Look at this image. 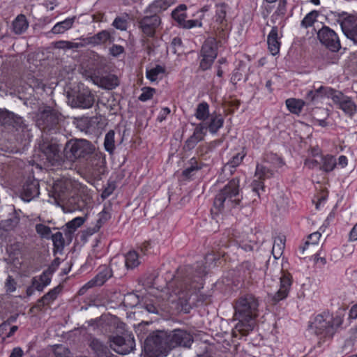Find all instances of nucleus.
I'll use <instances>...</instances> for the list:
<instances>
[{"label": "nucleus", "instance_id": "f257e3e1", "mask_svg": "<svg viewBox=\"0 0 357 357\" xmlns=\"http://www.w3.org/2000/svg\"><path fill=\"white\" fill-rule=\"evenodd\" d=\"M39 149L43 160H45L44 165L49 168L52 178V185L47 190L49 196L57 202L68 199L66 205L71 211H88L91 197L84 187L70 195L73 185L67 170L71 169L73 163L78 162L84 165L93 176L100 177L105 171V160L102 153L96 151L91 142L82 139L68 140L63 148V158L56 139L49 140L45 137L39 144Z\"/></svg>", "mask_w": 357, "mask_h": 357}, {"label": "nucleus", "instance_id": "f03ea898", "mask_svg": "<svg viewBox=\"0 0 357 357\" xmlns=\"http://www.w3.org/2000/svg\"><path fill=\"white\" fill-rule=\"evenodd\" d=\"M204 274L205 268L199 264L180 267L169 284L168 288L174 294L166 293L161 296L174 304L178 310L188 313L192 305L202 303L208 298L206 295L200 293L203 288L202 278Z\"/></svg>", "mask_w": 357, "mask_h": 357}, {"label": "nucleus", "instance_id": "7ed1b4c3", "mask_svg": "<svg viewBox=\"0 0 357 357\" xmlns=\"http://www.w3.org/2000/svg\"><path fill=\"white\" fill-rule=\"evenodd\" d=\"M258 299L252 294H245L239 297L234 303V317L238 321L235 330L232 331L233 336H236V331L243 335H247L253 330L255 319L258 316Z\"/></svg>", "mask_w": 357, "mask_h": 357}, {"label": "nucleus", "instance_id": "20e7f679", "mask_svg": "<svg viewBox=\"0 0 357 357\" xmlns=\"http://www.w3.org/2000/svg\"><path fill=\"white\" fill-rule=\"evenodd\" d=\"M243 196L240 190V179H231L216 195L213 206L220 212L225 207L233 208L240 204Z\"/></svg>", "mask_w": 357, "mask_h": 357}, {"label": "nucleus", "instance_id": "39448f33", "mask_svg": "<svg viewBox=\"0 0 357 357\" xmlns=\"http://www.w3.org/2000/svg\"><path fill=\"white\" fill-rule=\"evenodd\" d=\"M169 351L168 333L166 331H153L144 341L143 348L144 357L165 356Z\"/></svg>", "mask_w": 357, "mask_h": 357}, {"label": "nucleus", "instance_id": "423d86ee", "mask_svg": "<svg viewBox=\"0 0 357 357\" xmlns=\"http://www.w3.org/2000/svg\"><path fill=\"white\" fill-rule=\"evenodd\" d=\"M161 4L160 1H154L146 9V15L139 21V27L145 37L155 36L156 29L160 24V17L158 14L162 10Z\"/></svg>", "mask_w": 357, "mask_h": 357}, {"label": "nucleus", "instance_id": "0eeeda50", "mask_svg": "<svg viewBox=\"0 0 357 357\" xmlns=\"http://www.w3.org/2000/svg\"><path fill=\"white\" fill-rule=\"evenodd\" d=\"M61 121V114L51 109H45L40 111L36 116V126L43 132V139L47 137V135L56 133L60 130L59 122ZM43 141V139H42ZM43 142H41L42 143Z\"/></svg>", "mask_w": 357, "mask_h": 357}, {"label": "nucleus", "instance_id": "6e6552de", "mask_svg": "<svg viewBox=\"0 0 357 357\" xmlns=\"http://www.w3.org/2000/svg\"><path fill=\"white\" fill-rule=\"evenodd\" d=\"M328 19L335 20L340 25L344 34L357 43V16L344 11H330Z\"/></svg>", "mask_w": 357, "mask_h": 357}, {"label": "nucleus", "instance_id": "1a4fd4ad", "mask_svg": "<svg viewBox=\"0 0 357 357\" xmlns=\"http://www.w3.org/2000/svg\"><path fill=\"white\" fill-rule=\"evenodd\" d=\"M342 324V319L337 316L334 318L328 314H319L311 324L317 335L326 337H331L335 333L336 328Z\"/></svg>", "mask_w": 357, "mask_h": 357}, {"label": "nucleus", "instance_id": "9d476101", "mask_svg": "<svg viewBox=\"0 0 357 357\" xmlns=\"http://www.w3.org/2000/svg\"><path fill=\"white\" fill-rule=\"evenodd\" d=\"M76 126L86 134L97 135L104 128L105 123L100 116H82L76 120Z\"/></svg>", "mask_w": 357, "mask_h": 357}, {"label": "nucleus", "instance_id": "9b49d317", "mask_svg": "<svg viewBox=\"0 0 357 357\" xmlns=\"http://www.w3.org/2000/svg\"><path fill=\"white\" fill-rule=\"evenodd\" d=\"M174 280V278L169 281L167 284V287L163 289V287L160 285V282H162V279L161 278H159L158 274L153 273L148 275L143 282V285L150 289L149 296H155L156 298H161L162 300H165V298H162L161 296V294L165 295L166 293H172V291L169 289V284ZM167 301L169 302V300L166 299Z\"/></svg>", "mask_w": 357, "mask_h": 357}, {"label": "nucleus", "instance_id": "f8f14e48", "mask_svg": "<svg viewBox=\"0 0 357 357\" xmlns=\"http://www.w3.org/2000/svg\"><path fill=\"white\" fill-rule=\"evenodd\" d=\"M317 37L324 46L331 52H337L341 47L340 38L335 31L327 26H323L317 33Z\"/></svg>", "mask_w": 357, "mask_h": 357}, {"label": "nucleus", "instance_id": "ddd939ff", "mask_svg": "<svg viewBox=\"0 0 357 357\" xmlns=\"http://www.w3.org/2000/svg\"><path fill=\"white\" fill-rule=\"evenodd\" d=\"M111 347L116 353L126 355L135 347V340L130 335L125 336H114L110 338Z\"/></svg>", "mask_w": 357, "mask_h": 357}, {"label": "nucleus", "instance_id": "4468645a", "mask_svg": "<svg viewBox=\"0 0 357 357\" xmlns=\"http://www.w3.org/2000/svg\"><path fill=\"white\" fill-rule=\"evenodd\" d=\"M170 350L176 347L189 348L193 342L192 336L184 330L176 329L168 333Z\"/></svg>", "mask_w": 357, "mask_h": 357}, {"label": "nucleus", "instance_id": "2eb2a0df", "mask_svg": "<svg viewBox=\"0 0 357 357\" xmlns=\"http://www.w3.org/2000/svg\"><path fill=\"white\" fill-rule=\"evenodd\" d=\"M333 100L335 104L338 105V108L349 117H352L356 114L357 110L356 104L351 98L344 96L342 92L337 91L335 97H333Z\"/></svg>", "mask_w": 357, "mask_h": 357}, {"label": "nucleus", "instance_id": "dca6fc26", "mask_svg": "<svg viewBox=\"0 0 357 357\" xmlns=\"http://www.w3.org/2000/svg\"><path fill=\"white\" fill-rule=\"evenodd\" d=\"M39 182L34 178L29 177L24 183L21 191L20 197L25 202H30L37 197L39 192Z\"/></svg>", "mask_w": 357, "mask_h": 357}, {"label": "nucleus", "instance_id": "f3484780", "mask_svg": "<svg viewBox=\"0 0 357 357\" xmlns=\"http://www.w3.org/2000/svg\"><path fill=\"white\" fill-rule=\"evenodd\" d=\"M73 102L77 107L89 109L93 105L95 98L89 89L86 88L77 93L73 100Z\"/></svg>", "mask_w": 357, "mask_h": 357}, {"label": "nucleus", "instance_id": "a211bd4d", "mask_svg": "<svg viewBox=\"0 0 357 357\" xmlns=\"http://www.w3.org/2000/svg\"><path fill=\"white\" fill-rule=\"evenodd\" d=\"M23 119L22 117L9 112L6 109L0 108V127L12 126L13 128H22Z\"/></svg>", "mask_w": 357, "mask_h": 357}, {"label": "nucleus", "instance_id": "6ab92c4d", "mask_svg": "<svg viewBox=\"0 0 357 357\" xmlns=\"http://www.w3.org/2000/svg\"><path fill=\"white\" fill-rule=\"evenodd\" d=\"M206 135L204 123H199L195 127L194 132L185 142L184 149L187 151L192 150L197 144L204 140Z\"/></svg>", "mask_w": 357, "mask_h": 357}, {"label": "nucleus", "instance_id": "aec40b11", "mask_svg": "<svg viewBox=\"0 0 357 357\" xmlns=\"http://www.w3.org/2000/svg\"><path fill=\"white\" fill-rule=\"evenodd\" d=\"M336 92L337 91L331 87L321 86L318 89L309 91L306 94V98L311 102H315L324 97L333 100V97H335Z\"/></svg>", "mask_w": 357, "mask_h": 357}, {"label": "nucleus", "instance_id": "412c9836", "mask_svg": "<svg viewBox=\"0 0 357 357\" xmlns=\"http://www.w3.org/2000/svg\"><path fill=\"white\" fill-rule=\"evenodd\" d=\"M268 49L273 56H276L279 54L281 41L280 38L278 36V27L273 26L267 36Z\"/></svg>", "mask_w": 357, "mask_h": 357}, {"label": "nucleus", "instance_id": "4be33fe9", "mask_svg": "<svg viewBox=\"0 0 357 357\" xmlns=\"http://www.w3.org/2000/svg\"><path fill=\"white\" fill-rule=\"evenodd\" d=\"M291 285V276L289 273H283L280 277V289L275 294L273 300L276 303L285 298L289 293V288Z\"/></svg>", "mask_w": 357, "mask_h": 357}, {"label": "nucleus", "instance_id": "5701e85b", "mask_svg": "<svg viewBox=\"0 0 357 357\" xmlns=\"http://www.w3.org/2000/svg\"><path fill=\"white\" fill-rule=\"evenodd\" d=\"M224 118L220 113L213 112L211 114L208 121H204L206 132L208 130L211 134H216L224 126Z\"/></svg>", "mask_w": 357, "mask_h": 357}, {"label": "nucleus", "instance_id": "b1692460", "mask_svg": "<svg viewBox=\"0 0 357 357\" xmlns=\"http://www.w3.org/2000/svg\"><path fill=\"white\" fill-rule=\"evenodd\" d=\"M89 346L96 357H108L112 354L108 347L97 338H91Z\"/></svg>", "mask_w": 357, "mask_h": 357}, {"label": "nucleus", "instance_id": "393cba45", "mask_svg": "<svg viewBox=\"0 0 357 357\" xmlns=\"http://www.w3.org/2000/svg\"><path fill=\"white\" fill-rule=\"evenodd\" d=\"M165 301L168 302L167 300H162L161 298L150 296V298H146L144 307L150 313L158 314L159 310L163 309Z\"/></svg>", "mask_w": 357, "mask_h": 357}, {"label": "nucleus", "instance_id": "a878e982", "mask_svg": "<svg viewBox=\"0 0 357 357\" xmlns=\"http://www.w3.org/2000/svg\"><path fill=\"white\" fill-rule=\"evenodd\" d=\"M29 27V22L24 14L18 15L12 22V30L17 35L24 33Z\"/></svg>", "mask_w": 357, "mask_h": 357}, {"label": "nucleus", "instance_id": "bb28decb", "mask_svg": "<svg viewBox=\"0 0 357 357\" xmlns=\"http://www.w3.org/2000/svg\"><path fill=\"white\" fill-rule=\"evenodd\" d=\"M218 47L215 39L206 40L202 45L201 55L216 59L218 56Z\"/></svg>", "mask_w": 357, "mask_h": 357}, {"label": "nucleus", "instance_id": "cd10ccee", "mask_svg": "<svg viewBox=\"0 0 357 357\" xmlns=\"http://www.w3.org/2000/svg\"><path fill=\"white\" fill-rule=\"evenodd\" d=\"M112 276V269L109 266L104 265L99 268L98 273L91 280L96 286H102Z\"/></svg>", "mask_w": 357, "mask_h": 357}, {"label": "nucleus", "instance_id": "c85d7f7f", "mask_svg": "<svg viewBox=\"0 0 357 357\" xmlns=\"http://www.w3.org/2000/svg\"><path fill=\"white\" fill-rule=\"evenodd\" d=\"M165 73V67L158 64L151 69H146V77L149 81L154 82L158 79H162Z\"/></svg>", "mask_w": 357, "mask_h": 357}, {"label": "nucleus", "instance_id": "c756f323", "mask_svg": "<svg viewBox=\"0 0 357 357\" xmlns=\"http://www.w3.org/2000/svg\"><path fill=\"white\" fill-rule=\"evenodd\" d=\"M285 104L287 109L291 114L299 115L301 113L305 102L301 99L291 98L287 99Z\"/></svg>", "mask_w": 357, "mask_h": 357}, {"label": "nucleus", "instance_id": "7c9ffc66", "mask_svg": "<svg viewBox=\"0 0 357 357\" xmlns=\"http://www.w3.org/2000/svg\"><path fill=\"white\" fill-rule=\"evenodd\" d=\"M227 11L225 4H221L217 7L215 10V22L219 25L218 29L224 31L227 29V20L226 19Z\"/></svg>", "mask_w": 357, "mask_h": 357}, {"label": "nucleus", "instance_id": "2f4dec72", "mask_svg": "<svg viewBox=\"0 0 357 357\" xmlns=\"http://www.w3.org/2000/svg\"><path fill=\"white\" fill-rule=\"evenodd\" d=\"M210 114L209 105L205 101L199 102L195 109V118L204 123L208 119Z\"/></svg>", "mask_w": 357, "mask_h": 357}, {"label": "nucleus", "instance_id": "473e14b6", "mask_svg": "<svg viewBox=\"0 0 357 357\" xmlns=\"http://www.w3.org/2000/svg\"><path fill=\"white\" fill-rule=\"evenodd\" d=\"M220 143L221 141L214 140L209 143L201 144L197 149L198 156L203 160H206V155L211 153Z\"/></svg>", "mask_w": 357, "mask_h": 357}, {"label": "nucleus", "instance_id": "72a5a7b5", "mask_svg": "<svg viewBox=\"0 0 357 357\" xmlns=\"http://www.w3.org/2000/svg\"><path fill=\"white\" fill-rule=\"evenodd\" d=\"M61 291V287L60 285L52 289L38 301L36 307H41L45 305L50 304L51 302L56 299Z\"/></svg>", "mask_w": 357, "mask_h": 357}, {"label": "nucleus", "instance_id": "f704fd0d", "mask_svg": "<svg viewBox=\"0 0 357 357\" xmlns=\"http://www.w3.org/2000/svg\"><path fill=\"white\" fill-rule=\"evenodd\" d=\"M111 34L107 30H102L96 34L89 37L88 41L89 44L93 45H98L105 44L111 40Z\"/></svg>", "mask_w": 357, "mask_h": 357}, {"label": "nucleus", "instance_id": "c9c22d12", "mask_svg": "<svg viewBox=\"0 0 357 357\" xmlns=\"http://www.w3.org/2000/svg\"><path fill=\"white\" fill-rule=\"evenodd\" d=\"M321 165L319 169L322 172L328 173L332 172L337 165L336 159L331 154L322 155L321 157Z\"/></svg>", "mask_w": 357, "mask_h": 357}, {"label": "nucleus", "instance_id": "e433bc0d", "mask_svg": "<svg viewBox=\"0 0 357 357\" xmlns=\"http://www.w3.org/2000/svg\"><path fill=\"white\" fill-rule=\"evenodd\" d=\"M75 17H68L61 22H59L54 24L51 31L54 34L63 33L66 31L70 29L75 22Z\"/></svg>", "mask_w": 357, "mask_h": 357}, {"label": "nucleus", "instance_id": "4c0bfd02", "mask_svg": "<svg viewBox=\"0 0 357 357\" xmlns=\"http://www.w3.org/2000/svg\"><path fill=\"white\" fill-rule=\"evenodd\" d=\"M286 236L280 234L275 238L272 253L275 259L279 258L284 249Z\"/></svg>", "mask_w": 357, "mask_h": 357}, {"label": "nucleus", "instance_id": "58836bf2", "mask_svg": "<svg viewBox=\"0 0 357 357\" xmlns=\"http://www.w3.org/2000/svg\"><path fill=\"white\" fill-rule=\"evenodd\" d=\"M187 6L185 4L178 5L172 13V18L181 26L187 17Z\"/></svg>", "mask_w": 357, "mask_h": 357}, {"label": "nucleus", "instance_id": "ea45409f", "mask_svg": "<svg viewBox=\"0 0 357 357\" xmlns=\"http://www.w3.org/2000/svg\"><path fill=\"white\" fill-rule=\"evenodd\" d=\"M100 84L105 89L112 90L119 84L118 77L114 75H109L100 79Z\"/></svg>", "mask_w": 357, "mask_h": 357}, {"label": "nucleus", "instance_id": "a19ab883", "mask_svg": "<svg viewBox=\"0 0 357 357\" xmlns=\"http://www.w3.org/2000/svg\"><path fill=\"white\" fill-rule=\"evenodd\" d=\"M114 136L115 132L113 130H109L105 136L104 148L109 154H112L116 148Z\"/></svg>", "mask_w": 357, "mask_h": 357}, {"label": "nucleus", "instance_id": "79ce46f5", "mask_svg": "<svg viewBox=\"0 0 357 357\" xmlns=\"http://www.w3.org/2000/svg\"><path fill=\"white\" fill-rule=\"evenodd\" d=\"M112 204H105L102 210L98 213V219L96 223H105L109 221L112 218Z\"/></svg>", "mask_w": 357, "mask_h": 357}, {"label": "nucleus", "instance_id": "37998d69", "mask_svg": "<svg viewBox=\"0 0 357 357\" xmlns=\"http://www.w3.org/2000/svg\"><path fill=\"white\" fill-rule=\"evenodd\" d=\"M319 13L317 10H313L308 13L301 21V26L305 29L311 27L317 21Z\"/></svg>", "mask_w": 357, "mask_h": 357}, {"label": "nucleus", "instance_id": "c03bdc74", "mask_svg": "<svg viewBox=\"0 0 357 357\" xmlns=\"http://www.w3.org/2000/svg\"><path fill=\"white\" fill-rule=\"evenodd\" d=\"M273 175V172L263 165L257 164L255 170V176L257 178L265 181Z\"/></svg>", "mask_w": 357, "mask_h": 357}, {"label": "nucleus", "instance_id": "a18cd8bd", "mask_svg": "<svg viewBox=\"0 0 357 357\" xmlns=\"http://www.w3.org/2000/svg\"><path fill=\"white\" fill-rule=\"evenodd\" d=\"M328 197V192L327 190H321L314 195L312 202L315 204L317 209H319L320 206L326 203Z\"/></svg>", "mask_w": 357, "mask_h": 357}, {"label": "nucleus", "instance_id": "49530a36", "mask_svg": "<svg viewBox=\"0 0 357 357\" xmlns=\"http://www.w3.org/2000/svg\"><path fill=\"white\" fill-rule=\"evenodd\" d=\"M246 155L247 152L245 151V148H243L241 152L237 153L231 157V158L228 161L227 165L233 168L238 167L243 162Z\"/></svg>", "mask_w": 357, "mask_h": 357}, {"label": "nucleus", "instance_id": "de8ad7c7", "mask_svg": "<svg viewBox=\"0 0 357 357\" xmlns=\"http://www.w3.org/2000/svg\"><path fill=\"white\" fill-rule=\"evenodd\" d=\"M141 90L142 92L138 97V99L142 102H146L151 100L156 93V89L151 86H144Z\"/></svg>", "mask_w": 357, "mask_h": 357}, {"label": "nucleus", "instance_id": "09e8293b", "mask_svg": "<svg viewBox=\"0 0 357 357\" xmlns=\"http://www.w3.org/2000/svg\"><path fill=\"white\" fill-rule=\"evenodd\" d=\"M139 264L138 254L135 251L129 252L126 256V265L128 268H133Z\"/></svg>", "mask_w": 357, "mask_h": 357}, {"label": "nucleus", "instance_id": "8fccbe9b", "mask_svg": "<svg viewBox=\"0 0 357 357\" xmlns=\"http://www.w3.org/2000/svg\"><path fill=\"white\" fill-rule=\"evenodd\" d=\"M27 84L33 90L45 89V84L41 79L37 78L33 75H29L27 77Z\"/></svg>", "mask_w": 357, "mask_h": 357}, {"label": "nucleus", "instance_id": "3c124183", "mask_svg": "<svg viewBox=\"0 0 357 357\" xmlns=\"http://www.w3.org/2000/svg\"><path fill=\"white\" fill-rule=\"evenodd\" d=\"M251 187L253 193L259 197L260 192H264L265 190L264 181L256 178L252 181Z\"/></svg>", "mask_w": 357, "mask_h": 357}, {"label": "nucleus", "instance_id": "603ef678", "mask_svg": "<svg viewBox=\"0 0 357 357\" xmlns=\"http://www.w3.org/2000/svg\"><path fill=\"white\" fill-rule=\"evenodd\" d=\"M54 354V357H72L70 350L63 345H55Z\"/></svg>", "mask_w": 357, "mask_h": 357}, {"label": "nucleus", "instance_id": "864d4df0", "mask_svg": "<svg viewBox=\"0 0 357 357\" xmlns=\"http://www.w3.org/2000/svg\"><path fill=\"white\" fill-rule=\"evenodd\" d=\"M183 41L180 37H174L171 42V47L173 49L172 52L174 54H180L182 53L183 50Z\"/></svg>", "mask_w": 357, "mask_h": 357}, {"label": "nucleus", "instance_id": "5fc2aeb1", "mask_svg": "<svg viewBox=\"0 0 357 357\" xmlns=\"http://www.w3.org/2000/svg\"><path fill=\"white\" fill-rule=\"evenodd\" d=\"M36 229L41 238H50L51 236V229L45 225H36Z\"/></svg>", "mask_w": 357, "mask_h": 357}, {"label": "nucleus", "instance_id": "6e6d98bb", "mask_svg": "<svg viewBox=\"0 0 357 357\" xmlns=\"http://www.w3.org/2000/svg\"><path fill=\"white\" fill-rule=\"evenodd\" d=\"M112 25L121 31H125L128 27V21L126 18L121 17H116L113 21Z\"/></svg>", "mask_w": 357, "mask_h": 357}, {"label": "nucleus", "instance_id": "4d7b16f0", "mask_svg": "<svg viewBox=\"0 0 357 357\" xmlns=\"http://www.w3.org/2000/svg\"><path fill=\"white\" fill-rule=\"evenodd\" d=\"M321 234L319 231L314 232L308 236V238L312 241L311 243H310L308 241H307L304 245L301 247V249L302 250V252H303L307 247L310 245H314L316 244L319 239L320 238Z\"/></svg>", "mask_w": 357, "mask_h": 357}, {"label": "nucleus", "instance_id": "13d9d810", "mask_svg": "<svg viewBox=\"0 0 357 357\" xmlns=\"http://www.w3.org/2000/svg\"><path fill=\"white\" fill-rule=\"evenodd\" d=\"M52 239L54 246L56 249H60L63 247L64 240L63 238V235L61 232H56L54 234L51 235L50 236Z\"/></svg>", "mask_w": 357, "mask_h": 357}, {"label": "nucleus", "instance_id": "bf43d9fd", "mask_svg": "<svg viewBox=\"0 0 357 357\" xmlns=\"http://www.w3.org/2000/svg\"><path fill=\"white\" fill-rule=\"evenodd\" d=\"M201 56H202V59L199 63V68L202 70L205 71L211 67L212 64L213 63V62L215 61V59L208 57L204 55H201Z\"/></svg>", "mask_w": 357, "mask_h": 357}, {"label": "nucleus", "instance_id": "052dcab7", "mask_svg": "<svg viewBox=\"0 0 357 357\" xmlns=\"http://www.w3.org/2000/svg\"><path fill=\"white\" fill-rule=\"evenodd\" d=\"M188 164L190 167H193L192 169L195 172L201 170L204 167L206 166L203 162L199 161L196 157L191 158L188 160Z\"/></svg>", "mask_w": 357, "mask_h": 357}, {"label": "nucleus", "instance_id": "680f3d73", "mask_svg": "<svg viewBox=\"0 0 357 357\" xmlns=\"http://www.w3.org/2000/svg\"><path fill=\"white\" fill-rule=\"evenodd\" d=\"M100 228V226L98 225H94L93 227H90L87 228L86 230L82 231V239L83 241H86L87 238L93 234L98 232Z\"/></svg>", "mask_w": 357, "mask_h": 357}, {"label": "nucleus", "instance_id": "e2e57ef3", "mask_svg": "<svg viewBox=\"0 0 357 357\" xmlns=\"http://www.w3.org/2000/svg\"><path fill=\"white\" fill-rule=\"evenodd\" d=\"M202 25V22L198 20H185V21L181 24V26L185 29H192L197 26L200 27Z\"/></svg>", "mask_w": 357, "mask_h": 357}, {"label": "nucleus", "instance_id": "0e129e2a", "mask_svg": "<svg viewBox=\"0 0 357 357\" xmlns=\"http://www.w3.org/2000/svg\"><path fill=\"white\" fill-rule=\"evenodd\" d=\"M287 12V0H280L278 6L276 10L274 13V15H276L280 17H284Z\"/></svg>", "mask_w": 357, "mask_h": 357}, {"label": "nucleus", "instance_id": "69168bd1", "mask_svg": "<svg viewBox=\"0 0 357 357\" xmlns=\"http://www.w3.org/2000/svg\"><path fill=\"white\" fill-rule=\"evenodd\" d=\"M125 49L122 45L114 44L110 48H109V54L114 56L117 57L124 53Z\"/></svg>", "mask_w": 357, "mask_h": 357}, {"label": "nucleus", "instance_id": "338daca9", "mask_svg": "<svg viewBox=\"0 0 357 357\" xmlns=\"http://www.w3.org/2000/svg\"><path fill=\"white\" fill-rule=\"evenodd\" d=\"M51 274H52V273L50 272V271L47 270V271H44L40 276L38 280L40 281V282H42V284L45 287L47 286L50 283V282H51L50 275Z\"/></svg>", "mask_w": 357, "mask_h": 357}, {"label": "nucleus", "instance_id": "774afa93", "mask_svg": "<svg viewBox=\"0 0 357 357\" xmlns=\"http://www.w3.org/2000/svg\"><path fill=\"white\" fill-rule=\"evenodd\" d=\"M192 168L193 167H190V166H188L184 170H183L181 175L184 179H185V180L192 179V178L195 176V172H196L193 170Z\"/></svg>", "mask_w": 357, "mask_h": 357}]
</instances>
